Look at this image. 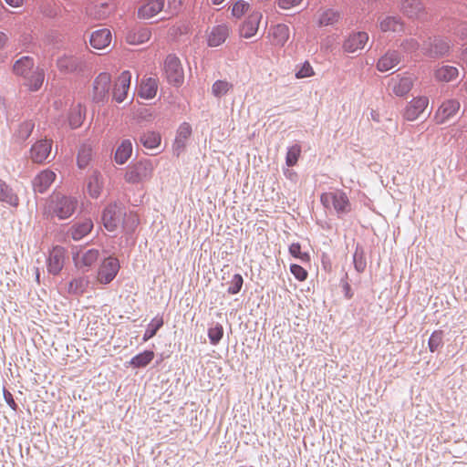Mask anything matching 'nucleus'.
I'll return each instance as SVG.
<instances>
[{
  "mask_svg": "<svg viewBox=\"0 0 467 467\" xmlns=\"http://www.w3.org/2000/svg\"><path fill=\"white\" fill-rule=\"evenodd\" d=\"M52 144V140H37L30 149V159L36 163H43L51 154Z\"/></svg>",
  "mask_w": 467,
  "mask_h": 467,
  "instance_id": "nucleus-14",
  "label": "nucleus"
},
{
  "mask_svg": "<svg viewBox=\"0 0 467 467\" xmlns=\"http://www.w3.org/2000/svg\"><path fill=\"white\" fill-rule=\"evenodd\" d=\"M0 201L5 202L12 206L18 205V197L13 193L12 190L0 180Z\"/></svg>",
  "mask_w": 467,
  "mask_h": 467,
  "instance_id": "nucleus-38",
  "label": "nucleus"
},
{
  "mask_svg": "<svg viewBox=\"0 0 467 467\" xmlns=\"http://www.w3.org/2000/svg\"><path fill=\"white\" fill-rule=\"evenodd\" d=\"M192 135V127L189 123L183 122L180 125L173 143V152L179 157L185 150L187 140Z\"/></svg>",
  "mask_w": 467,
  "mask_h": 467,
  "instance_id": "nucleus-20",
  "label": "nucleus"
},
{
  "mask_svg": "<svg viewBox=\"0 0 467 467\" xmlns=\"http://www.w3.org/2000/svg\"><path fill=\"white\" fill-rule=\"evenodd\" d=\"M99 252L97 249L85 250L79 247H74L72 251V258L75 266L78 269L89 268L99 259Z\"/></svg>",
  "mask_w": 467,
  "mask_h": 467,
  "instance_id": "nucleus-8",
  "label": "nucleus"
},
{
  "mask_svg": "<svg viewBox=\"0 0 467 467\" xmlns=\"http://www.w3.org/2000/svg\"><path fill=\"white\" fill-rule=\"evenodd\" d=\"M244 284L243 276L240 274H235L231 281V285L228 287L230 295H235L240 292Z\"/></svg>",
  "mask_w": 467,
  "mask_h": 467,
  "instance_id": "nucleus-49",
  "label": "nucleus"
},
{
  "mask_svg": "<svg viewBox=\"0 0 467 467\" xmlns=\"http://www.w3.org/2000/svg\"><path fill=\"white\" fill-rule=\"evenodd\" d=\"M461 60L463 64L467 65V47L462 51Z\"/></svg>",
  "mask_w": 467,
  "mask_h": 467,
  "instance_id": "nucleus-61",
  "label": "nucleus"
},
{
  "mask_svg": "<svg viewBox=\"0 0 467 467\" xmlns=\"http://www.w3.org/2000/svg\"><path fill=\"white\" fill-rule=\"evenodd\" d=\"M339 19V15L333 10L324 11L318 18V25L321 26H327L337 23Z\"/></svg>",
  "mask_w": 467,
  "mask_h": 467,
  "instance_id": "nucleus-44",
  "label": "nucleus"
},
{
  "mask_svg": "<svg viewBox=\"0 0 467 467\" xmlns=\"http://www.w3.org/2000/svg\"><path fill=\"white\" fill-rule=\"evenodd\" d=\"M451 49V45L446 40H438L435 43V53L443 56L449 53Z\"/></svg>",
  "mask_w": 467,
  "mask_h": 467,
  "instance_id": "nucleus-55",
  "label": "nucleus"
},
{
  "mask_svg": "<svg viewBox=\"0 0 467 467\" xmlns=\"http://www.w3.org/2000/svg\"><path fill=\"white\" fill-rule=\"evenodd\" d=\"M354 262H355V267L356 269L358 271V272H363L364 269H365V266H366V264L361 261V260H357V258L355 257L354 258Z\"/></svg>",
  "mask_w": 467,
  "mask_h": 467,
  "instance_id": "nucleus-59",
  "label": "nucleus"
},
{
  "mask_svg": "<svg viewBox=\"0 0 467 467\" xmlns=\"http://www.w3.org/2000/svg\"><path fill=\"white\" fill-rule=\"evenodd\" d=\"M223 337V327L217 323L208 329V337L212 345H217Z\"/></svg>",
  "mask_w": 467,
  "mask_h": 467,
  "instance_id": "nucleus-45",
  "label": "nucleus"
},
{
  "mask_svg": "<svg viewBox=\"0 0 467 467\" xmlns=\"http://www.w3.org/2000/svg\"><path fill=\"white\" fill-rule=\"evenodd\" d=\"M455 33L461 39H467V23L459 25Z\"/></svg>",
  "mask_w": 467,
  "mask_h": 467,
  "instance_id": "nucleus-57",
  "label": "nucleus"
},
{
  "mask_svg": "<svg viewBox=\"0 0 467 467\" xmlns=\"http://www.w3.org/2000/svg\"><path fill=\"white\" fill-rule=\"evenodd\" d=\"M400 62V57L397 51H388L378 60L377 68L380 72H387L399 65Z\"/></svg>",
  "mask_w": 467,
  "mask_h": 467,
  "instance_id": "nucleus-26",
  "label": "nucleus"
},
{
  "mask_svg": "<svg viewBox=\"0 0 467 467\" xmlns=\"http://www.w3.org/2000/svg\"><path fill=\"white\" fill-rule=\"evenodd\" d=\"M102 223L109 232L121 228L126 233H132L139 224V217L135 213L127 212L121 206L109 204L103 211Z\"/></svg>",
  "mask_w": 467,
  "mask_h": 467,
  "instance_id": "nucleus-1",
  "label": "nucleus"
},
{
  "mask_svg": "<svg viewBox=\"0 0 467 467\" xmlns=\"http://www.w3.org/2000/svg\"><path fill=\"white\" fill-rule=\"evenodd\" d=\"M140 140L145 148L153 150L161 145V137L159 132L146 131L141 135Z\"/></svg>",
  "mask_w": 467,
  "mask_h": 467,
  "instance_id": "nucleus-36",
  "label": "nucleus"
},
{
  "mask_svg": "<svg viewBox=\"0 0 467 467\" xmlns=\"http://www.w3.org/2000/svg\"><path fill=\"white\" fill-rule=\"evenodd\" d=\"M111 85V76L107 72H102L97 76L93 81L91 99L95 103L104 102L109 91Z\"/></svg>",
  "mask_w": 467,
  "mask_h": 467,
  "instance_id": "nucleus-7",
  "label": "nucleus"
},
{
  "mask_svg": "<svg viewBox=\"0 0 467 467\" xmlns=\"http://www.w3.org/2000/svg\"><path fill=\"white\" fill-rule=\"evenodd\" d=\"M230 34V28L226 25H218L207 32V44L209 47H219L225 42Z\"/></svg>",
  "mask_w": 467,
  "mask_h": 467,
  "instance_id": "nucleus-21",
  "label": "nucleus"
},
{
  "mask_svg": "<svg viewBox=\"0 0 467 467\" xmlns=\"http://www.w3.org/2000/svg\"><path fill=\"white\" fill-rule=\"evenodd\" d=\"M34 59L30 57H22L17 59L14 66V73L26 78L34 70Z\"/></svg>",
  "mask_w": 467,
  "mask_h": 467,
  "instance_id": "nucleus-30",
  "label": "nucleus"
},
{
  "mask_svg": "<svg viewBox=\"0 0 467 467\" xmlns=\"http://www.w3.org/2000/svg\"><path fill=\"white\" fill-rule=\"evenodd\" d=\"M419 43L415 39H407L401 44V47L404 52L412 54L415 53L419 49Z\"/></svg>",
  "mask_w": 467,
  "mask_h": 467,
  "instance_id": "nucleus-52",
  "label": "nucleus"
},
{
  "mask_svg": "<svg viewBox=\"0 0 467 467\" xmlns=\"http://www.w3.org/2000/svg\"><path fill=\"white\" fill-rule=\"evenodd\" d=\"M78 200L73 196L54 192L48 199L47 212L60 220L69 218L76 211Z\"/></svg>",
  "mask_w": 467,
  "mask_h": 467,
  "instance_id": "nucleus-2",
  "label": "nucleus"
},
{
  "mask_svg": "<svg viewBox=\"0 0 467 467\" xmlns=\"http://www.w3.org/2000/svg\"><path fill=\"white\" fill-rule=\"evenodd\" d=\"M92 158V149L89 145H82L78 152L77 162L80 169L86 168Z\"/></svg>",
  "mask_w": 467,
  "mask_h": 467,
  "instance_id": "nucleus-39",
  "label": "nucleus"
},
{
  "mask_svg": "<svg viewBox=\"0 0 467 467\" xmlns=\"http://www.w3.org/2000/svg\"><path fill=\"white\" fill-rule=\"evenodd\" d=\"M85 118V108L80 104L73 106L68 112V124L71 129L79 128Z\"/></svg>",
  "mask_w": 467,
  "mask_h": 467,
  "instance_id": "nucleus-34",
  "label": "nucleus"
},
{
  "mask_svg": "<svg viewBox=\"0 0 467 467\" xmlns=\"http://www.w3.org/2000/svg\"><path fill=\"white\" fill-rule=\"evenodd\" d=\"M379 28L382 32H401L404 29V24L400 17L386 16L379 21Z\"/></svg>",
  "mask_w": 467,
  "mask_h": 467,
  "instance_id": "nucleus-29",
  "label": "nucleus"
},
{
  "mask_svg": "<svg viewBox=\"0 0 467 467\" xmlns=\"http://www.w3.org/2000/svg\"><path fill=\"white\" fill-rule=\"evenodd\" d=\"M92 229L93 222L91 219L87 218L73 224L69 234L74 240L78 241L88 234Z\"/></svg>",
  "mask_w": 467,
  "mask_h": 467,
  "instance_id": "nucleus-27",
  "label": "nucleus"
},
{
  "mask_svg": "<svg viewBox=\"0 0 467 467\" xmlns=\"http://www.w3.org/2000/svg\"><path fill=\"white\" fill-rule=\"evenodd\" d=\"M290 36V29L285 24H277L270 27L268 38L275 47H284Z\"/></svg>",
  "mask_w": 467,
  "mask_h": 467,
  "instance_id": "nucleus-19",
  "label": "nucleus"
},
{
  "mask_svg": "<svg viewBox=\"0 0 467 467\" xmlns=\"http://www.w3.org/2000/svg\"><path fill=\"white\" fill-rule=\"evenodd\" d=\"M320 202L326 208H333L337 213H348L351 210L349 199L342 190L322 193Z\"/></svg>",
  "mask_w": 467,
  "mask_h": 467,
  "instance_id": "nucleus-4",
  "label": "nucleus"
},
{
  "mask_svg": "<svg viewBox=\"0 0 467 467\" xmlns=\"http://www.w3.org/2000/svg\"><path fill=\"white\" fill-rule=\"evenodd\" d=\"M163 326V319L161 317H155L148 325V328L146 329L143 335V341L146 342L151 337H153L157 331Z\"/></svg>",
  "mask_w": 467,
  "mask_h": 467,
  "instance_id": "nucleus-42",
  "label": "nucleus"
},
{
  "mask_svg": "<svg viewBox=\"0 0 467 467\" xmlns=\"http://www.w3.org/2000/svg\"><path fill=\"white\" fill-rule=\"evenodd\" d=\"M154 165L151 161L140 160L127 167L124 180L130 184H141L152 177Z\"/></svg>",
  "mask_w": 467,
  "mask_h": 467,
  "instance_id": "nucleus-3",
  "label": "nucleus"
},
{
  "mask_svg": "<svg viewBox=\"0 0 467 467\" xmlns=\"http://www.w3.org/2000/svg\"><path fill=\"white\" fill-rule=\"evenodd\" d=\"M443 333L441 330L434 331L429 338V348L431 352H435L442 344Z\"/></svg>",
  "mask_w": 467,
  "mask_h": 467,
  "instance_id": "nucleus-48",
  "label": "nucleus"
},
{
  "mask_svg": "<svg viewBox=\"0 0 467 467\" xmlns=\"http://www.w3.org/2000/svg\"><path fill=\"white\" fill-rule=\"evenodd\" d=\"M66 259V249L61 246H55L49 253L47 259V270L52 275H58L64 267Z\"/></svg>",
  "mask_w": 467,
  "mask_h": 467,
  "instance_id": "nucleus-18",
  "label": "nucleus"
},
{
  "mask_svg": "<svg viewBox=\"0 0 467 467\" xmlns=\"http://www.w3.org/2000/svg\"><path fill=\"white\" fill-rule=\"evenodd\" d=\"M155 354L152 350H145L134 356L130 364L135 368H144L153 360Z\"/></svg>",
  "mask_w": 467,
  "mask_h": 467,
  "instance_id": "nucleus-37",
  "label": "nucleus"
},
{
  "mask_svg": "<svg viewBox=\"0 0 467 467\" xmlns=\"http://www.w3.org/2000/svg\"><path fill=\"white\" fill-rule=\"evenodd\" d=\"M290 272L295 276V278L300 282L305 281L308 276L307 271L304 267L296 264H292L290 265Z\"/></svg>",
  "mask_w": 467,
  "mask_h": 467,
  "instance_id": "nucleus-50",
  "label": "nucleus"
},
{
  "mask_svg": "<svg viewBox=\"0 0 467 467\" xmlns=\"http://www.w3.org/2000/svg\"><path fill=\"white\" fill-rule=\"evenodd\" d=\"M314 75L315 70L308 61H305L303 64L298 65L296 67V78L298 79L310 78L313 77Z\"/></svg>",
  "mask_w": 467,
  "mask_h": 467,
  "instance_id": "nucleus-46",
  "label": "nucleus"
},
{
  "mask_svg": "<svg viewBox=\"0 0 467 467\" xmlns=\"http://www.w3.org/2000/svg\"><path fill=\"white\" fill-rule=\"evenodd\" d=\"M34 125L31 122H23L19 125L18 134L22 140L29 137L33 130Z\"/></svg>",
  "mask_w": 467,
  "mask_h": 467,
  "instance_id": "nucleus-54",
  "label": "nucleus"
},
{
  "mask_svg": "<svg viewBox=\"0 0 467 467\" xmlns=\"http://www.w3.org/2000/svg\"><path fill=\"white\" fill-rule=\"evenodd\" d=\"M4 398L6 401V403L9 405V407L14 410H17V404L16 403L15 400L13 399V396L12 394L7 391V390H4Z\"/></svg>",
  "mask_w": 467,
  "mask_h": 467,
  "instance_id": "nucleus-56",
  "label": "nucleus"
},
{
  "mask_svg": "<svg viewBox=\"0 0 467 467\" xmlns=\"http://www.w3.org/2000/svg\"><path fill=\"white\" fill-rule=\"evenodd\" d=\"M233 88V84L227 80H216L212 86V94L216 98L226 95Z\"/></svg>",
  "mask_w": 467,
  "mask_h": 467,
  "instance_id": "nucleus-41",
  "label": "nucleus"
},
{
  "mask_svg": "<svg viewBox=\"0 0 467 467\" xmlns=\"http://www.w3.org/2000/svg\"><path fill=\"white\" fill-rule=\"evenodd\" d=\"M460 108L461 104L457 99H451L443 101L435 113L436 122L439 124L445 123L457 114Z\"/></svg>",
  "mask_w": 467,
  "mask_h": 467,
  "instance_id": "nucleus-15",
  "label": "nucleus"
},
{
  "mask_svg": "<svg viewBox=\"0 0 467 467\" xmlns=\"http://www.w3.org/2000/svg\"><path fill=\"white\" fill-rule=\"evenodd\" d=\"M44 79V70L36 67L25 78L24 85L31 91H37L42 87Z\"/></svg>",
  "mask_w": 467,
  "mask_h": 467,
  "instance_id": "nucleus-28",
  "label": "nucleus"
},
{
  "mask_svg": "<svg viewBox=\"0 0 467 467\" xmlns=\"http://www.w3.org/2000/svg\"><path fill=\"white\" fill-rule=\"evenodd\" d=\"M158 91V80L154 78H149L141 81L139 90L140 98L145 99H153Z\"/></svg>",
  "mask_w": 467,
  "mask_h": 467,
  "instance_id": "nucleus-31",
  "label": "nucleus"
},
{
  "mask_svg": "<svg viewBox=\"0 0 467 467\" xmlns=\"http://www.w3.org/2000/svg\"><path fill=\"white\" fill-rule=\"evenodd\" d=\"M79 60L72 56H63L57 61V67L63 73H72L78 69Z\"/></svg>",
  "mask_w": 467,
  "mask_h": 467,
  "instance_id": "nucleus-33",
  "label": "nucleus"
},
{
  "mask_svg": "<svg viewBox=\"0 0 467 467\" xmlns=\"http://www.w3.org/2000/svg\"><path fill=\"white\" fill-rule=\"evenodd\" d=\"M120 265L118 258L113 256L105 258L97 270V282L101 285L109 284L116 277Z\"/></svg>",
  "mask_w": 467,
  "mask_h": 467,
  "instance_id": "nucleus-6",
  "label": "nucleus"
},
{
  "mask_svg": "<svg viewBox=\"0 0 467 467\" xmlns=\"http://www.w3.org/2000/svg\"><path fill=\"white\" fill-rule=\"evenodd\" d=\"M56 173L48 169L40 171L33 181V187L35 192L44 193L51 186L56 180Z\"/></svg>",
  "mask_w": 467,
  "mask_h": 467,
  "instance_id": "nucleus-23",
  "label": "nucleus"
},
{
  "mask_svg": "<svg viewBox=\"0 0 467 467\" xmlns=\"http://www.w3.org/2000/svg\"><path fill=\"white\" fill-rule=\"evenodd\" d=\"M112 35L109 29L102 28L94 31L89 38L90 46L97 50L108 48L111 43Z\"/></svg>",
  "mask_w": 467,
  "mask_h": 467,
  "instance_id": "nucleus-22",
  "label": "nucleus"
},
{
  "mask_svg": "<svg viewBox=\"0 0 467 467\" xmlns=\"http://www.w3.org/2000/svg\"><path fill=\"white\" fill-rule=\"evenodd\" d=\"M132 154V143L130 140H123L118 146L114 160L118 164H124Z\"/></svg>",
  "mask_w": 467,
  "mask_h": 467,
  "instance_id": "nucleus-32",
  "label": "nucleus"
},
{
  "mask_svg": "<svg viewBox=\"0 0 467 467\" xmlns=\"http://www.w3.org/2000/svg\"><path fill=\"white\" fill-rule=\"evenodd\" d=\"M463 88H464L465 91L467 92V80L464 82Z\"/></svg>",
  "mask_w": 467,
  "mask_h": 467,
  "instance_id": "nucleus-63",
  "label": "nucleus"
},
{
  "mask_svg": "<svg viewBox=\"0 0 467 467\" xmlns=\"http://www.w3.org/2000/svg\"><path fill=\"white\" fill-rule=\"evenodd\" d=\"M289 253L293 257L301 260L303 263H308L310 261L309 254L306 252H302L301 245L298 243H293L289 246Z\"/></svg>",
  "mask_w": 467,
  "mask_h": 467,
  "instance_id": "nucleus-47",
  "label": "nucleus"
},
{
  "mask_svg": "<svg viewBox=\"0 0 467 467\" xmlns=\"http://www.w3.org/2000/svg\"><path fill=\"white\" fill-rule=\"evenodd\" d=\"M163 71L167 81L180 87L184 82V71L180 59L175 55H169L164 60Z\"/></svg>",
  "mask_w": 467,
  "mask_h": 467,
  "instance_id": "nucleus-5",
  "label": "nucleus"
},
{
  "mask_svg": "<svg viewBox=\"0 0 467 467\" xmlns=\"http://www.w3.org/2000/svg\"><path fill=\"white\" fill-rule=\"evenodd\" d=\"M301 146L299 144H294L289 147L285 156L286 165L289 167L295 166L301 155Z\"/></svg>",
  "mask_w": 467,
  "mask_h": 467,
  "instance_id": "nucleus-43",
  "label": "nucleus"
},
{
  "mask_svg": "<svg viewBox=\"0 0 467 467\" xmlns=\"http://www.w3.org/2000/svg\"><path fill=\"white\" fill-rule=\"evenodd\" d=\"M262 18L263 14L260 11H252L240 26V36L244 38H250L255 36Z\"/></svg>",
  "mask_w": 467,
  "mask_h": 467,
  "instance_id": "nucleus-12",
  "label": "nucleus"
},
{
  "mask_svg": "<svg viewBox=\"0 0 467 467\" xmlns=\"http://www.w3.org/2000/svg\"><path fill=\"white\" fill-rule=\"evenodd\" d=\"M303 0H276L279 8L289 10L301 5Z\"/></svg>",
  "mask_w": 467,
  "mask_h": 467,
  "instance_id": "nucleus-53",
  "label": "nucleus"
},
{
  "mask_svg": "<svg viewBox=\"0 0 467 467\" xmlns=\"http://www.w3.org/2000/svg\"><path fill=\"white\" fill-rule=\"evenodd\" d=\"M87 188L91 197L98 198L99 196L102 189V182L98 173H94L89 177Z\"/></svg>",
  "mask_w": 467,
  "mask_h": 467,
  "instance_id": "nucleus-40",
  "label": "nucleus"
},
{
  "mask_svg": "<svg viewBox=\"0 0 467 467\" xmlns=\"http://www.w3.org/2000/svg\"><path fill=\"white\" fill-rule=\"evenodd\" d=\"M248 9H249L248 3L244 2V1H238L234 5L233 9H232V14L236 17H240L244 13H246L248 11Z\"/></svg>",
  "mask_w": 467,
  "mask_h": 467,
  "instance_id": "nucleus-51",
  "label": "nucleus"
},
{
  "mask_svg": "<svg viewBox=\"0 0 467 467\" xmlns=\"http://www.w3.org/2000/svg\"><path fill=\"white\" fill-rule=\"evenodd\" d=\"M165 5V0H143L138 7V17L149 20L160 14Z\"/></svg>",
  "mask_w": 467,
  "mask_h": 467,
  "instance_id": "nucleus-11",
  "label": "nucleus"
},
{
  "mask_svg": "<svg viewBox=\"0 0 467 467\" xmlns=\"http://www.w3.org/2000/svg\"><path fill=\"white\" fill-rule=\"evenodd\" d=\"M131 74L130 71H123L118 77L113 88V99L121 103L127 99L130 86Z\"/></svg>",
  "mask_w": 467,
  "mask_h": 467,
  "instance_id": "nucleus-16",
  "label": "nucleus"
},
{
  "mask_svg": "<svg viewBox=\"0 0 467 467\" xmlns=\"http://www.w3.org/2000/svg\"><path fill=\"white\" fill-rule=\"evenodd\" d=\"M224 0H212L213 4V5H220L223 2Z\"/></svg>",
  "mask_w": 467,
  "mask_h": 467,
  "instance_id": "nucleus-62",
  "label": "nucleus"
},
{
  "mask_svg": "<svg viewBox=\"0 0 467 467\" xmlns=\"http://www.w3.org/2000/svg\"><path fill=\"white\" fill-rule=\"evenodd\" d=\"M368 41V35L366 32L358 31L349 34L342 44L343 51L346 53H355L362 50Z\"/></svg>",
  "mask_w": 467,
  "mask_h": 467,
  "instance_id": "nucleus-10",
  "label": "nucleus"
},
{
  "mask_svg": "<svg viewBox=\"0 0 467 467\" xmlns=\"http://www.w3.org/2000/svg\"><path fill=\"white\" fill-rule=\"evenodd\" d=\"M88 285L89 280L87 276L76 277L68 283L67 292L71 295H82L86 292Z\"/></svg>",
  "mask_w": 467,
  "mask_h": 467,
  "instance_id": "nucleus-35",
  "label": "nucleus"
},
{
  "mask_svg": "<svg viewBox=\"0 0 467 467\" xmlns=\"http://www.w3.org/2000/svg\"><path fill=\"white\" fill-rule=\"evenodd\" d=\"M151 37V31L148 27H138L130 30L126 35V42L130 45H141Z\"/></svg>",
  "mask_w": 467,
  "mask_h": 467,
  "instance_id": "nucleus-24",
  "label": "nucleus"
},
{
  "mask_svg": "<svg viewBox=\"0 0 467 467\" xmlns=\"http://www.w3.org/2000/svg\"><path fill=\"white\" fill-rule=\"evenodd\" d=\"M7 42H8L7 35L5 32L0 31V50L5 48Z\"/></svg>",
  "mask_w": 467,
  "mask_h": 467,
  "instance_id": "nucleus-58",
  "label": "nucleus"
},
{
  "mask_svg": "<svg viewBox=\"0 0 467 467\" xmlns=\"http://www.w3.org/2000/svg\"><path fill=\"white\" fill-rule=\"evenodd\" d=\"M400 10L403 15L412 20H422L427 15L420 0H402Z\"/></svg>",
  "mask_w": 467,
  "mask_h": 467,
  "instance_id": "nucleus-13",
  "label": "nucleus"
},
{
  "mask_svg": "<svg viewBox=\"0 0 467 467\" xmlns=\"http://www.w3.org/2000/svg\"><path fill=\"white\" fill-rule=\"evenodd\" d=\"M434 78L439 82H451L459 76V69L450 65H439L433 72Z\"/></svg>",
  "mask_w": 467,
  "mask_h": 467,
  "instance_id": "nucleus-25",
  "label": "nucleus"
},
{
  "mask_svg": "<svg viewBox=\"0 0 467 467\" xmlns=\"http://www.w3.org/2000/svg\"><path fill=\"white\" fill-rule=\"evenodd\" d=\"M414 81L415 77L411 74L398 75L391 81L392 92L398 97H404L411 90Z\"/></svg>",
  "mask_w": 467,
  "mask_h": 467,
  "instance_id": "nucleus-17",
  "label": "nucleus"
},
{
  "mask_svg": "<svg viewBox=\"0 0 467 467\" xmlns=\"http://www.w3.org/2000/svg\"><path fill=\"white\" fill-rule=\"evenodd\" d=\"M429 106V99L425 96L413 98L403 111V118L409 121H414L425 111Z\"/></svg>",
  "mask_w": 467,
  "mask_h": 467,
  "instance_id": "nucleus-9",
  "label": "nucleus"
},
{
  "mask_svg": "<svg viewBox=\"0 0 467 467\" xmlns=\"http://www.w3.org/2000/svg\"><path fill=\"white\" fill-rule=\"evenodd\" d=\"M12 7H19L23 5V0H5Z\"/></svg>",
  "mask_w": 467,
  "mask_h": 467,
  "instance_id": "nucleus-60",
  "label": "nucleus"
}]
</instances>
